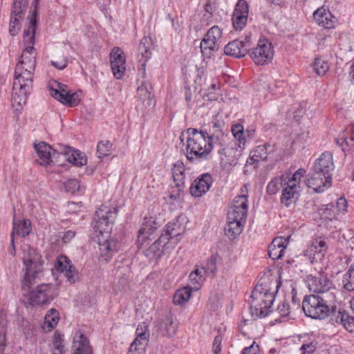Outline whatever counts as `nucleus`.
<instances>
[{"instance_id":"f257e3e1","label":"nucleus","mask_w":354,"mask_h":354,"mask_svg":"<svg viewBox=\"0 0 354 354\" xmlns=\"http://www.w3.org/2000/svg\"><path fill=\"white\" fill-rule=\"evenodd\" d=\"M39 0H33L32 4L34 10L31 15L28 17V23L24 30V42L27 46L23 50L19 62L17 64V70L19 73H21L23 67L28 65V72L25 73L24 77L28 84H25L28 88L32 87L33 75L36 66L35 57L32 55L34 49L35 28L37 23V5Z\"/></svg>"},{"instance_id":"f03ea898","label":"nucleus","mask_w":354,"mask_h":354,"mask_svg":"<svg viewBox=\"0 0 354 354\" xmlns=\"http://www.w3.org/2000/svg\"><path fill=\"white\" fill-rule=\"evenodd\" d=\"M187 158L189 162L207 160L213 149L215 137L209 136L206 130L198 131L195 128L187 130Z\"/></svg>"},{"instance_id":"7ed1b4c3","label":"nucleus","mask_w":354,"mask_h":354,"mask_svg":"<svg viewBox=\"0 0 354 354\" xmlns=\"http://www.w3.org/2000/svg\"><path fill=\"white\" fill-rule=\"evenodd\" d=\"M272 283V280L269 278L261 279L252 292L250 313L255 319L265 317L271 312L270 308L274 301Z\"/></svg>"},{"instance_id":"20e7f679","label":"nucleus","mask_w":354,"mask_h":354,"mask_svg":"<svg viewBox=\"0 0 354 354\" xmlns=\"http://www.w3.org/2000/svg\"><path fill=\"white\" fill-rule=\"evenodd\" d=\"M336 297L335 295H306L302 302L305 315L315 319H324L330 313L335 311Z\"/></svg>"},{"instance_id":"39448f33","label":"nucleus","mask_w":354,"mask_h":354,"mask_svg":"<svg viewBox=\"0 0 354 354\" xmlns=\"http://www.w3.org/2000/svg\"><path fill=\"white\" fill-rule=\"evenodd\" d=\"M23 263L25 267V274L21 281V288L29 289L30 286L36 283L39 274L42 272L43 261L41 256L37 251L28 246L24 250Z\"/></svg>"},{"instance_id":"423d86ee","label":"nucleus","mask_w":354,"mask_h":354,"mask_svg":"<svg viewBox=\"0 0 354 354\" xmlns=\"http://www.w3.org/2000/svg\"><path fill=\"white\" fill-rule=\"evenodd\" d=\"M21 73H19L15 68V80L12 87V104L14 107H21L26 103L27 95L30 94L32 88H28L25 84H28L25 79L26 73L28 72V65L23 67Z\"/></svg>"},{"instance_id":"0eeeda50","label":"nucleus","mask_w":354,"mask_h":354,"mask_svg":"<svg viewBox=\"0 0 354 354\" xmlns=\"http://www.w3.org/2000/svg\"><path fill=\"white\" fill-rule=\"evenodd\" d=\"M22 290L26 292L24 295L26 296L32 306L46 304L57 295L55 286L51 283L38 285L32 290H30V288L27 289V288L25 290L22 288Z\"/></svg>"},{"instance_id":"6e6552de","label":"nucleus","mask_w":354,"mask_h":354,"mask_svg":"<svg viewBox=\"0 0 354 354\" xmlns=\"http://www.w3.org/2000/svg\"><path fill=\"white\" fill-rule=\"evenodd\" d=\"M29 0H14L10 11L9 34L15 37L21 28V22L24 19Z\"/></svg>"},{"instance_id":"1a4fd4ad","label":"nucleus","mask_w":354,"mask_h":354,"mask_svg":"<svg viewBox=\"0 0 354 354\" xmlns=\"http://www.w3.org/2000/svg\"><path fill=\"white\" fill-rule=\"evenodd\" d=\"M306 283L312 295H335L330 292L333 288V282L324 272L317 274H308L306 277Z\"/></svg>"},{"instance_id":"9d476101","label":"nucleus","mask_w":354,"mask_h":354,"mask_svg":"<svg viewBox=\"0 0 354 354\" xmlns=\"http://www.w3.org/2000/svg\"><path fill=\"white\" fill-rule=\"evenodd\" d=\"M106 207L102 205L95 212V216L93 223V228L100 234L109 233L111 230V225L118 213V209L113 207L111 209L106 210Z\"/></svg>"},{"instance_id":"9b49d317","label":"nucleus","mask_w":354,"mask_h":354,"mask_svg":"<svg viewBox=\"0 0 354 354\" xmlns=\"http://www.w3.org/2000/svg\"><path fill=\"white\" fill-rule=\"evenodd\" d=\"M249 54L256 64L264 65L272 60L274 50L270 41L262 39L258 41L257 46Z\"/></svg>"},{"instance_id":"f8f14e48","label":"nucleus","mask_w":354,"mask_h":354,"mask_svg":"<svg viewBox=\"0 0 354 354\" xmlns=\"http://www.w3.org/2000/svg\"><path fill=\"white\" fill-rule=\"evenodd\" d=\"M246 217L241 218L233 212L227 213V221L225 227V234L230 239H234L243 229Z\"/></svg>"},{"instance_id":"ddd939ff","label":"nucleus","mask_w":354,"mask_h":354,"mask_svg":"<svg viewBox=\"0 0 354 354\" xmlns=\"http://www.w3.org/2000/svg\"><path fill=\"white\" fill-rule=\"evenodd\" d=\"M308 187L313 189L315 192H323L332 185V177L328 178L326 175L317 171L313 170L311 174L306 179Z\"/></svg>"},{"instance_id":"4468645a","label":"nucleus","mask_w":354,"mask_h":354,"mask_svg":"<svg viewBox=\"0 0 354 354\" xmlns=\"http://www.w3.org/2000/svg\"><path fill=\"white\" fill-rule=\"evenodd\" d=\"M212 176L209 173H205L197 177L192 183L189 192L194 197H201L209 191L212 185Z\"/></svg>"},{"instance_id":"2eb2a0df","label":"nucleus","mask_w":354,"mask_h":354,"mask_svg":"<svg viewBox=\"0 0 354 354\" xmlns=\"http://www.w3.org/2000/svg\"><path fill=\"white\" fill-rule=\"evenodd\" d=\"M249 8L245 0H239L232 15V25L235 30H242L246 25Z\"/></svg>"},{"instance_id":"dca6fc26","label":"nucleus","mask_w":354,"mask_h":354,"mask_svg":"<svg viewBox=\"0 0 354 354\" xmlns=\"http://www.w3.org/2000/svg\"><path fill=\"white\" fill-rule=\"evenodd\" d=\"M110 58L114 77L121 79L126 71L125 57L122 50L119 47H114L110 53Z\"/></svg>"},{"instance_id":"f3484780","label":"nucleus","mask_w":354,"mask_h":354,"mask_svg":"<svg viewBox=\"0 0 354 354\" xmlns=\"http://www.w3.org/2000/svg\"><path fill=\"white\" fill-rule=\"evenodd\" d=\"M153 44L151 37L149 36H145L141 39L138 46V57L140 66L139 70H142L143 74L145 73L146 63L151 57Z\"/></svg>"},{"instance_id":"a211bd4d","label":"nucleus","mask_w":354,"mask_h":354,"mask_svg":"<svg viewBox=\"0 0 354 354\" xmlns=\"http://www.w3.org/2000/svg\"><path fill=\"white\" fill-rule=\"evenodd\" d=\"M118 250V243L113 238L104 241L99 239L100 259L109 262Z\"/></svg>"},{"instance_id":"6ab92c4d","label":"nucleus","mask_w":354,"mask_h":354,"mask_svg":"<svg viewBox=\"0 0 354 354\" xmlns=\"http://www.w3.org/2000/svg\"><path fill=\"white\" fill-rule=\"evenodd\" d=\"M316 23L326 29L333 28L336 23V17L324 6L317 8L313 13Z\"/></svg>"},{"instance_id":"aec40b11","label":"nucleus","mask_w":354,"mask_h":354,"mask_svg":"<svg viewBox=\"0 0 354 354\" xmlns=\"http://www.w3.org/2000/svg\"><path fill=\"white\" fill-rule=\"evenodd\" d=\"M334 169L333 156L330 152L322 153L320 157L315 161L313 170L321 172L326 175L328 178L332 177L331 171Z\"/></svg>"},{"instance_id":"412c9836","label":"nucleus","mask_w":354,"mask_h":354,"mask_svg":"<svg viewBox=\"0 0 354 354\" xmlns=\"http://www.w3.org/2000/svg\"><path fill=\"white\" fill-rule=\"evenodd\" d=\"M158 228V223L153 218H145L142 227L138 231V243L143 245L147 239H151V236Z\"/></svg>"},{"instance_id":"4be33fe9","label":"nucleus","mask_w":354,"mask_h":354,"mask_svg":"<svg viewBox=\"0 0 354 354\" xmlns=\"http://www.w3.org/2000/svg\"><path fill=\"white\" fill-rule=\"evenodd\" d=\"M147 326H145L147 329ZM143 330L142 328L139 326L136 329V337L129 346L128 354H144L145 344L142 342H147L149 337V333Z\"/></svg>"},{"instance_id":"5701e85b","label":"nucleus","mask_w":354,"mask_h":354,"mask_svg":"<svg viewBox=\"0 0 354 354\" xmlns=\"http://www.w3.org/2000/svg\"><path fill=\"white\" fill-rule=\"evenodd\" d=\"M184 232L185 227H183L178 221L169 222L160 235V241L164 239L168 243L170 239L176 238V241H178L179 240L178 237L180 236Z\"/></svg>"},{"instance_id":"b1692460","label":"nucleus","mask_w":354,"mask_h":354,"mask_svg":"<svg viewBox=\"0 0 354 354\" xmlns=\"http://www.w3.org/2000/svg\"><path fill=\"white\" fill-rule=\"evenodd\" d=\"M50 95L62 104L70 107H74L78 105L80 98L77 93H73L71 91H62L58 93L57 91H53Z\"/></svg>"},{"instance_id":"393cba45","label":"nucleus","mask_w":354,"mask_h":354,"mask_svg":"<svg viewBox=\"0 0 354 354\" xmlns=\"http://www.w3.org/2000/svg\"><path fill=\"white\" fill-rule=\"evenodd\" d=\"M73 348V354H93L89 341L80 331L77 332L75 335Z\"/></svg>"},{"instance_id":"a878e982","label":"nucleus","mask_w":354,"mask_h":354,"mask_svg":"<svg viewBox=\"0 0 354 354\" xmlns=\"http://www.w3.org/2000/svg\"><path fill=\"white\" fill-rule=\"evenodd\" d=\"M34 146L39 157V159L37 160V161L41 165H48L52 162L51 151H53L55 153L56 151L53 149L50 145L44 142L35 144Z\"/></svg>"},{"instance_id":"bb28decb","label":"nucleus","mask_w":354,"mask_h":354,"mask_svg":"<svg viewBox=\"0 0 354 354\" xmlns=\"http://www.w3.org/2000/svg\"><path fill=\"white\" fill-rule=\"evenodd\" d=\"M171 171L175 187L179 194L185 188V169L183 162L177 161L174 163Z\"/></svg>"},{"instance_id":"cd10ccee","label":"nucleus","mask_w":354,"mask_h":354,"mask_svg":"<svg viewBox=\"0 0 354 354\" xmlns=\"http://www.w3.org/2000/svg\"><path fill=\"white\" fill-rule=\"evenodd\" d=\"M151 88L149 84L144 83L137 90L138 97L145 109L153 108L156 103L154 95L150 91Z\"/></svg>"},{"instance_id":"c85d7f7f","label":"nucleus","mask_w":354,"mask_h":354,"mask_svg":"<svg viewBox=\"0 0 354 354\" xmlns=\"http://www.w3.org/2000/svg\"><path fill=\"white\" fill-rule=\"evenodd\" d=\"M66 160L76 166H83L87 162V159L80 151L73 149L69 147H64L61 152Z\"/></svg>"},{"instance_id":"c756f323","label":"nucleus","mask_w":354,"mask_h":354,"mask_svg":"<svg viewBox=\"0 0 354 354\" xmlns=\"http://www.w3.org/2000/svg\"><path fill=\"white\" fill-rule=\"evenodd\" d=\"M248 208V196L244 194L239 195L234 198L232 205L228 212H233L235 215L243 218V216H247Z\"/></svg>"},{"instance_id":"7c9ffc66","label":"nucleus","mask_w":354,"mask_h":354,"mask_svg":"<svg viewBox=\"0 0 354 354\" xmlns=\"http://www.w3.org/2000/svg\"><path fill=\"white\" fill-rule=\"evenodd\" d=\"M224 53L226 55L241 58L244 57L246 52V46L242 44L240 40H234L229 42L224 48Z\"/></svg>"},{"instance_id":"2f4dec72","label":"nucleus","mask_w":354,"mask_h":354,"mask_svg":"<svg viewBox=\"0 0 354 354\" xmlns=\"http://www.w3.org/2000/svg\"><path fill=\"white\" fill-rule=\"evenodd\" d=\"M285 243L286 241L281 237L274 239L268 247L269 257L274 260L281 258L286 247Z\"/></svg>"},{"instance_id":"473e14b6","label":"nucleus","mask_w":354,"mask_h":354,"mask_svg":"<svg viewBox=\"0 0 354 354\" xmlns=\"http://www.w3.org/2000/svg\"><path fill=\"white\" fill-rule=\"evenodd\" d=\"M167 244L164 239L160 241V236L158 239L153 242L145 252V256L150 260L157 259L163 254V248Z\"/></svg>"},{"instance_id":"72a5a7b5","label":"nucleus","mask_w":354,"mask_h":354,"mask_svg":"<svg viewBox=\"0 0 354 354\" xmlns=\"http://www.w3.org/2000/svg\"><path fill=\"white\" fill-rule=\"evenodd\" d=\"M270 147V145L268 143L257 146L250 152V158L247 160V163L252 165L255 162H259L260 160H266L268 153V148Z\"/></svg>"},{"instance_id":"f704fd0d","label":"nucleus","mask_w":354,"mask_h":354,"mask_svg":"<svg viewBox=\"0 0 354 354\" xmlns=\"http://www.w3.org/2000/svg\"><path fill=\"white\" fill-rule=\"evenodd\" d=\"M32 230L31 222L29 219L24 218L22 221L17 223L14 220L13 227L10 234L15 236L17 234L18 236H26Z\"/></svg>"},{"instance_id":"c9c22d12","label":"nucleus","mask_w":354,"mask_h":354,"mask_svg":"<svg viewBox=\"0 0 354 354\" xmlns=\"http://www.w3.org/2000/svg\"><path fill=\"white\" fill-rule=\"evenodd\" d=\"M297 192L298 188L296 185L286 184L282 189L281 203L286 207H289L293 203V199Z\"/></svg>"},{"instance_id":"e433bc0d","label":"nucleus","mask_w":354,"mask_h":354,"mask_svg":"<svg viewBox=\"0 0 354 354\" xmlns=\"http://www.w3.org/2000/svg\"><path fill=\"white\" fill-rule=\"evenodd\" d=\"M177 327L178 324L170 316H167L160 326L162 335L167 337H173L176 334Z\"/></svg>"},{"instance_id":"4c0bfd02","label":"nucleus","mask_w":354,"mask_h":354,"mask_svg":"<svg viewBox=\"0 0 354 354\" xmlns=\"http://www.w3.org/2000/svg\"><path fill=\"white\" fill-rule=\"evenodd\" d=\"M287 178H288V175H281L279 178L272 179L267 186V193L270 195L277 194L281 187L283 188L286 184Z\"/></svg>"},{"instance_id":"58836bf2","label":"nucleus","mask_w":354,"mask_h":354,"mask_svg":"<svg viewBox=\"0 0 354 354\" xmlns=\"http://www.w3.org/2000/svg\"><path fill=\"white\" fill-rule=\"evenodd\" d=\"M191 289L185 287L178 290L173 297V302L175 305H182L187 302L191 297Z\"/></svg>"},{"instance_id":"ea45409f","label":"nucleus","mask_w":354,"mask_h":354,"mask_svg":"<svg viewBox=\"0 0 354 354\" xmlns=\"http://www.w3.org/2000/svg\"><path fill=\"white\" fill-rule=\"evenodd\" d=\"M319 214L325 219L332 220L337 216L335 205L332 203L322 205L317 209Z\"/></svg>"},{"instance_id":"a19ab883","label":"nucleus","mask_w":354,"mask_h":354,"mask_svg":"<svg viewBox=\"0 0 354 354\" xmlns=\"http://www.w3.org/2000/svg\"><path fill=\"white\" fill-rule=\"evenodd\" d=\"M241 152V144L234 143V145H230L226 149V153L223 157L224 160L232 163L240 157Z\"/></svg>"},{"instance_id":"79ce46f5","label":"nucleus","mask_w":354,"mask_h":354,"mask_svg":"<svg viewBox=\"0 0 354 354\" xmlns=\"http://www.w3.org/2000/svg\"><path fill=\"white\" fill-rule=\"evenodd\" d=\"M343 287L346 290H354V264H352L343 277Z\"/></svg>"},{"instance_id":"37998d69","label":"nucleus","mask_w":354,"mask_h":354,"mask_svg":"<svg viewBox=\"0 0 354 354\" xmlns=\"http://www.w3.org/2000/svg\"><path fill=\"white\" fill-rule=\"evenodd\" d=\"M219 44H216L214 41L210 40L208 37L205 36L201 42V49L203 55L210 57L212 51L216 50L218 48Z\"/></svg>"},{"instance_id":"c03bdc74","label":"nucleus","mask_w":354,"mask_h":354,"mask_svg":"<svg viewBox=\"0 0 354 354\" xmlns=\"http://www.w3.org/2000/svg\"><path fill=\"white\" fill-rule=\"evenodd\" d=\"M203 280V272L197 268L189 274V283L190 285L193 286L192 288L194 290H198L200 288Z\"/></svg>"},{"instance_id":"a18cd8bd","label":"nucleus","mask_w":354,"mask_h":354,"mask_svg":"<svg viewBox=\"0 0 354 354\" xmlns=\"http://www.w3.org/2000/svg\"><path fill=\"white\" fill-rule=\"evenodd\" d=\"M59 319V312L54 308H51L48 311L47 314L45 316L44 324H47L49 328H53L57 326Z\"/></svg>"},{"instance_id":"49530a36","label":"nucleus","mask_w":354,"mask_h":354,"mask_svg":"<svg viewBox=\"0 0 354 354\" xmlns=\"http://www.w3.org/2000/svg\"><path fill=\"white\" fill-rule=\"evenodd\" d=\"M216 270V257L215 256H211L203 266L201 270L204 274L209 275L213 274Z\"/></svg>"},{"instance_id":"de8ad7c7","label":"nucleus","mask_w":354,"mask_h":354,"mask_svg":"<svg viewBox=\"0 0 354 354\" xmlns=\"http://www.w3.org/2000/svg\"><path fill=\"white\" fill-rule=\"evenodd\" d=\"M6 322L3 315H0V353L5 352Z\"/></svg>"},{"instance_id":"09e8293b","label":"nucleus","mask_w":354,"mask_h":354,"mask_svg":"<svg viewBox=\"0 0 354 354\" xmlns=\"http://www.w3.org/2000/svg\"><path fill=\"white\" fill-rule=\"evenodd\" d=\"M226 136L221 138L219 140H214V145L218 147L217 153L220 155L221 160H224V156L226 153V149L230 145L227 143Z\"/></svg>"},{"instance_id":"8fccbe9b","label":"nucleus","mask_w":354,"mask_h":354,"mask_svg":"<svg viewBox=\"0 0 354 354\" xmlns=\"http://www.w3.org/2000/svg\"><path fill=\"white\" fill-rule=\"evenodd\" d=\"M346 314L347 313L345 311L338 310L335 305V311L333 310V312L330 313V315L328 316L330 317V322L333 325L342 324Z\"/></svg>"},{"instance_id":"3c124183","label":"nucleus","mask_w":354,"mask_h":354,"mask_svg":"<svg viewBox=\"0 0 354 354\" xmlns=\"http://www.w3.org/2000/svg\"><path fill=\"white\" fill-rule=\"evenodd\" d=\"M313 68L318 75H324L328 71L329 66L327 62L317 58L314 62Z\"/></svg>"},{"instance_id":"603ef678","label":"nucleus","mask_w":354,"mask_h":354,"mask_svg":"<svg viewBox=\"0 0 354 354\" xmlns=\"http://www.w3.org/2000/svg\"><path fill=\"white\" fill-rule=\"evenodd\" d=\"M205 36L212 41H214L216 44H218L222 37V31L218 26H214L207 32Z\"/></svg>"},{"instance_id":"864d4df0","label":"nucleus","mask_w":354,"mask_h":354,"mask_svg":"<svg viewBox=\"0 0 354 354\" xmlns=\"http://www.w3.org/2000/svg\"><path fill=\"white\" fill-rule=\"evenodd\" d=\"M111 144L109 141L100 142L97 146V153L99 158L107 156L110 153Z\"/></svg>"},{"instance_id":"5fc2aeb1","label":"nucleus","mask_w":354,"mask_h":354,"mask_svg":"<svg viewBox=\"0 0 354 354\" xmlns=\"http://www.w3.org/2000/svg\"><path fill=\"white\" fill-rule=\"evenodd\" d=\"M304 174V170L303 169H299L297 171H296L292 176L291 178H290L289 174H285L284 175H288V178H287L286 184L292 185H296L297 188L299 187V183L300 181L301 178L303 176Z\"/></svg>"},{"instance_id":"6e6d98bb","label":"nucleus","mask_w":354,"mask_h":354,"mask_svg":"<svg viewBox=\"0 0 354 354\" xmlns=\"http://www.w3.org/2000/svg\"><path fill=\"white\" fill-rule=\"evenodd\" d=\"M65 189L67 192L75 194L80 191L81 185L80 181L76 179H70L64 183Z\"/></svg>"},{"instance_id":"4d7b16f0","label":"nucleus","mask_w":354,"mask_h":354,"mask_svg":"<svg viewBox=\"0 0 354 354\" xmlns=\"http://www.w3.org/2000/svg\"><path fill=\"white\" fill-rule=\"evenodd\" d=\"M56 268L57 270L64 272L68 268H71V262L67 257L60 256L57 258Z\"/></svg>"},{"instance_id":"13d9d810","label":"nucleus","mask_w":354,"mask_h":354,"mask_svg":"<svg viewBox=\"0 0 354 354\" xmlns=\"http://www.w3.org/2000/svg\"><path fill=\"white\" fill-rule=\"evenodd\" d=\"M208 134L209 136H214L215 140H219L221 138L225 137L219 122L215 121H212V127L209 129Z\"/></svg>"},{"instance_id":"bf43d9fd","label":"nucleus","mask_w":354,"mask_h":354,"mask_svg":"<svg viewBox=\"0 0 354 354\" xmlns=\"http://www.w3.org/2000/svg\"><path fill=\"white\" fill-rule=\"evenodd\" d=\"M64 273L68 281L71 283H75L78 279V273L76 268L72 264L71 268H68Z\"/></svg>"},{"instance_id":"052dcab7","label":"nucleus","mask_w":354,"mask_h":354,"mask_svg":"<svg viewBox=\"0 0 354 354\" xmlns=\"http://www.w3.org/2000/svg\"><path fill=\"white\" fill-rule=\"evenodd\" d=\"M344 320L342 322V326L346 330L350 333L354 331V317L349 316L348 314L345 315Z\"/></svg>"},{"instance_id":"680f3d73","label":"nucleus","mask_w":354,"mask_h":354,"mask_svg":"<svg viewBox=\"0 0 354 354\" xmlns=\"http://www.w3.org/2000/svg\"><path fill=\"white\" fill-rule=\"evenodd\" d=\"M335 209L337 210V215L339 213H344L347 210V201L344 198H339L337 200L335 205Z\"/></svg>"},{"instance_id":"e2e57ef3","label":"nucleus","mask_w":354,"mask_h":354,"mask_svg":"<svg viewBox=\"0 0 354 354\" xmlns=\"http://www.w3.org/2000/svg\"><path fill=\"white\" fill-rule=\"evenodd\" d=\"M232 132L234 137L239 140V144L243 143L241 141V136L243 133V126H241L240 124L234 125L232 127Z\"/></svg>"},{"instance_id":"0e129e2a","label":"nucleus","mask_w":354,"mask_h":354,"mask_svg":"<svg viewBox=\"0 0 354 354\" xmlns=\"http://www.w3.org/2000/svg\"><path fill=\"white\" fill-rule=\"evenodd\" d=\"M290 305L287 302L283 301L278 306L277 311L282 317H287L290 313Z\"/></svg>"},{"instance_id":"69168bd1","label":"nucleus","mask_w":354,"mask_h":354,"mask_svg":"<svg viewBox=\"0 0 354 354\" xmlns=\"http://www.w3.org/2000/svg\"><path fill=\"white\" fill-rule=\"evenodd\" d=\"M315 349L316 344L313 342L303 344L300 348L302 351L301 354H313Z\"/></svg>"},{"instance_id":"338daca9","label":"nucleus","mask_w":354,"mask_h":354,"mask_svg":"<svg viewBox=\"0 0 354 354\" xmlns=\"http://www.w3.org/2000/svg\"><path fill=\"white\" fill-rule=\"evenodd\" d=\"M222 338L221 336H216L212 344V349L214 354H219L221 351Z\"/></svg>"},{"instance_id":"774afa93","label":"nucleus","mask_w":354,"mask_h":354,"mask_svg":"<svg viewBox=\"0 0 354 354\" xmlns=\"http://www.w3.org/2000/svg\"><path fill=\"white\" fill-rule=\"evenodd\" d=\"M259 346H254V342L250 346L245 348L242 354H259L258 353Z\"/></svg>"}]
</instances>
